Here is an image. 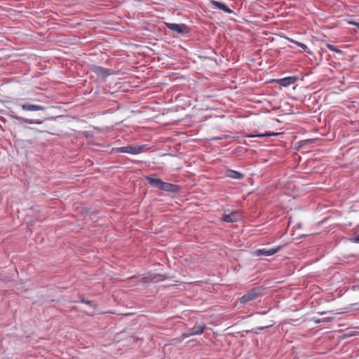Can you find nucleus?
I'll list each match as a JSON object with an SVG mask.
<instances>
[{"label":"nucleus","mask_w":359,"mask_h":359,"mask_svg":"<svg viewBox=\"0 0 359 359\" xmlns=\"http://www.w3.org/2000/svg\"><path fill=\"white\" fill-rule=\"evenodd\" d=\"M292 41L294 42V43H296L298 46L303 48L305 51L309 53V51L308 50V47L304 43H302L298 42V41Z\"/></svg>","instance_id":"17"},{"label":"nucleus","mask_w":359,"mask_h":359,"mask_svg":"<svg viewBox=\"0 0 359 359\" xmlns=\"http://www.w3.org/2000/svg\"><path fill=\"white\" fill-rule=\"evenodd\" d=\"M296 81V79L294 77H287L278 81V83L284 87L288 86L292 83H294Z\"/></svg>","instance_id":"12"},{"label":"nucleus","mask_w":359,"mask_h":359,"mask_svg":"<svg viewBox=\"0 0 359 359\" xmlns=\"http://www.w3.org/2000/svg\"><path fill=\"white\" fill-rule=\"evenodd\" d=\"M226 175L232 179H241L244 176L243 174L233 170H228Z\"/></svg>","instance_id":"13"},{"label":"nucleus","mask_w":359,"mask_h":359,"mask_svg":"<svg viewBox=\"0 0 359 359\" xmlns=\"http://www.w3.org/2000/svg\"><path fill=\"white\" fill-rule=\"evenodd\" d=\"M205 328V325H196L194 327H192L189 331L187 332L183 333L182 336L179 338L172 339V344L180 343L181 342L184 338L193 336V335H197L201 334L203 332Z\"/></svg>","instance_id":"2"},{"label":"nucleus","mask_w":359,"mask_h":359,"mask_svg":"<svg viewBox=\"0 0 359 359\" xmlns=\"http://www.w3.org/2000/svg\"><path fill=\"white\" fill-rule=\"evenodd\" d=\"M348 23L351 24V25H355L358 28V29H359V22H356L355 21L350 20V21H348Z\"/></svg>","instance_id":"20"},{"label":"nucleus","mask_w":359,"mask_h":359,"mask_svg":"<svg viewBox=\"0 0 359 359\" xmlns=\"http://www.w3.org/2000/svg\"><path fill=\"white\" fill-rule=\"evenodd\" d=\"M351 241L353 243H359V233L355 236L351 238Z\"/></svg>","instance_id":"18"},{"label":"nucleus","mask_w":359,"mask_h":359,"mask_svg":"<svg viewBox=\"0 0 359 359\" xmlns=\"http://www.w3.org/2000/svg\"><path fill=\"white\" fill-rule=\"evenodd\" d=\"M259 293H260V290L259 288H257V287L252 288V290L248 291L246 294H245L244 295H243L241 297L240 302L241 304H245L246 302H248L249 301L254 300L257 297H258V296L259 295Z\"/></svg>","instance_id":"4"},{"label":"nucleus","mask_w":359,"mask_h":359,"mask_svg":"<svg viewBox=\"0 0 359 359\" xmlns=\"http://www.w3.org/2000/svg\"><path fill=\"white\" fill-rule=\"evenodd\" d=\"M93 71L99 76H100L102 79H105L107 76L109 75V70L101 67H93L92 69Z\"/></svg>","instance_id":"9"},{"label":"nucleus","mask_w":359,"mask_h":359,"mask_svg":"<svg viewBox=\"0 0 359 359\" xmlns=\"http://www.w3.org/2000/svg\"><path fill=\"white\" fill-rule=\"evenodd\" d=\"M241 215L238 212H232L227 215H224L222 220L226 222H235L240 219Z\"/></svg>","instance_id":"8"},{"label":"nucleus","mask_w":359,"mask_h":359,"mask_svg":"<svg viewBox=\"0 0 359 359\" xmlns=\"http://www.w3.org/2000/svg\"><path fill=\"white\" fill-rule=\"evenodd\" d=\"M269 326H266V327H259V330H264V329H266L267 327H269Z\"/></svg>","instance_id":"21"},{"label":"nucleus","mask_w":359,"mask_h":359,"mask_svg":"<svg viewBox=\"0 0 359 359\" xmlns=\"http://www.w3.org/2000/svg\"><path fill=\"white\" fill-rule=\"evenodd\" d=\"M280 135L279 133H260V134H256V135H249L248 137H270V136H277Z\"/></svg>","instance_id":"14"},{"label":"nucleus","mask_w":359,"mask_h":359,"mask_svg":"<svg viewBox=\"0 0 359 359\" xmlns=\"http://www.w3.org/2000/svg\"><path fill=\"white\" fill-rule=\"evenodd\" d=\"M21 107L25 111H43L45 109V107L42 106L29 103L22 104H21Z\"/></svg>","instance_id":"11"},{"label":"nucleus","mask_w":359,"mask_h":359,"mask_svg":"<svg viewBox=\"0 0 359 359\" xmlns=\"http://www.w3.org/2000/svg\"><path fill=\"white\" fill-rule=\"evenodd\" d=\"M280 249V246L270 249L263 248L256 250L255 254L257 256H271L278 252Z\"/></svg>","instance_id":"7"},{"label":"nucleus","mask_w":359,"mask_h":359,"mask_svg":"<svg viewBox=\"0 0 359 359\" xmlns=\"http://www.w3.org/2000/svg\"><path fill=\"white\" fill-rule=\"evenodd\" d=\"M21 119L24 123H29V124H34V123L41 124L42 123L41 121H37V120H34V119H29V118H21Z\"/></svg>","instance_id":"15"},{"label":"nucleus","mask_w":359,"mask_h":359,"mask_svg":"<svg viewBox=\"0 0 359 359\" xmlns=\"http://www.w3.org/2000/svg\"><path fill=\"white\" fill-rule=\"evenodd\" d=\"M144 145H130L116 148V151L118 153H127L131 154H138L144 151Z\"/></svg>","instance_id":"3"},{"label":"nucleus","mask_w":359,"mask_h":359,"mask_svg":"<svg viewBox=\"0 0 359 359\" xmlns=\"http://www.w3.org/2000/svg\"><path fill=\"white\" fill-rule=\"evenodd\" d=\"M81 302H83L84 304H88V305H92V304H93L92 301L87 300V299H82Z\"/></svg>","instance_id":"19"},{"label":"nucleus","mask_w":359,"mask_h":359,"mask_svg":"<svg viewBox=\"0 0 359 359\" xmlns=\"http://www.w3.org/2000/svg\"><path fill=\"white\" fill-rule=\"evenodd\" d=\"M166 278L164 275L160 273H151L143 277L140 281L143 283H158Z\"/></svg>","instance_id":"6"},{"label":"nucleus","mask_w":359,"mask_h":359,"mask_svg":"<svg viewBox=\"0 0 359 359\" xmlns=\"http://www.w3.org/2000/svg\"><path fill=\"white\" fill-rule=\"evenodd\" d=\"M147 182L153 187L158 188L159 189L168 192H177L179 191V187L176 184L164 182L159 178H152L147 176L145 177Z\"/></svg>","instance_id":"1"},{"label":"nucleus","mask_w":359,"mask_h":359,"mask_svg":"<svg viewBox=\"0 0 359 359\" xmlns=\"http://www.w3.org/2000/svg\"><path fill=\"white\" fill-rule=\"evenodd\" d=\"M166 27L177 34H187L189 32V27L184 24L166 23Z\"/></svg>","instance_id":"5"},{"label":"nucleus","mask_w":359,"mask_h":359,"mask_svg":"<svg viewBox=\"0 0 359 359\" xmlns=\"http://www.w3.org/2000/svg\"><path fill=\"white\" fill-rule=\"evenodd\" d=\"M326 46L327 47V48L332 51H334L336 53H338L339 54H341L342 53V50L338 49L337 47H335L334 46L332 45V44H330V43H327Z\"/></svg>","instance_id":"16"},{"label":"nucleus","mask_w":359,"mask_h":359,"mask_svg":"<svg viewBox=\"0 0 359 359\" xmlns=\"http://www.w3.org/2000/svg\"><path fill=\"white\" fill-rule=\"evenodd\" d=\"M210 4L216 8H218L219 10H222L227 13H232L233 11L230 9L229 7H227L225 4L217 1L215 0H211Z\"/></svg>","instance_id":"10"}]
</instances>
